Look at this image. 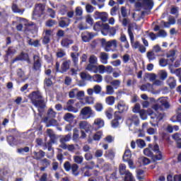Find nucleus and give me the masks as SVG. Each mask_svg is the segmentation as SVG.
<instances>
[{
	"label": "nucleus",
	"mask_w": 181,
	"mask_h": 181,
	"mask_svg": "<svg viewBox=\"0 0 181 181\" xmlns=\"http://www.w3.org/2000/svg\"><path fill=\"white\" fill-rule=\"evenodd\" d=\"M144 153L148 158H151L153 162L163 159V154L160 151L158 144H155L154 146L149 144L148 148L144 150Z\"/></svg>",
	"instance_id": "obj_1"
},
{
	"label": "nucleus",
	"mask_w": 181,
	"mask_h": 181,
	"mask_svg": "<svg viewBox=\"0 0 181 181\" xmlns=\"http://www.w3.org/2000/svg\"><path fill=\"white\" fill-rule=\"evenodd\" d=\"M101 45L103 47H104L105 52H110L111 50V47H113L114 49H117V47H118V42L117 40H111L107 42L105 39H102Z\"/></svg>",
	"instance_id": "obj_2"
},
{
	"label": "nucleus",
	"mask_w": 181,
	"mask_h": 181,
	"mask_svg": "<svg viewBox=\"0 0 181 181\" xmlns=\"http://www.w3.org/2000/svg\"><path fill=\"white\" fill-rule=\"evenodd\" d=\"M127 32L129 33V36L130 37V43L132 49L136 50V49H139V46L141 45V42L139 41L134 42V33H132V25L131 24L129 25Z\"/></svg>",
	"instance_id": "obj_3"
},
{
	"label": "nucleus",
	"mask_w": 181,
	"mask_h": 181,
	"mask_svg": "<svg viewBox=\"0 0 181 181\" xmlns=\"http://www.w3.org/2000/svg\"><path fill=\"white\" fill-rule=\"evenodd\" d=\"M33 69L35 71H40L42 69V58H40V55L35 54L33 55Z\"/></svg>",
	"instance_id": "obj_4"
},
{
	"label": "nucleus",
	"mask_w": 181,
	"mask_h": 181,
	"mask_svg": "<svg viewBox=\"0 0 181 181\" xmlns=\"http://www.w3.org/2000/svg\"><path fill=\"white\" fill-rule=\"evenodd\" d=\"M93 110L91 107H84L81 110V115L82 116L83 119H88L91 118V116L93 115Z\"/></svg>",
	"instance_id": "obj_5"
},
{
	"label": "nucleus",
	"mask_w": 181,
	"mask_h": 181,
	"mask_svg": "<svg viewBox=\"0 0 181 181\" xmlns=\"http://www.w3.org/2000/svg\"><path fill=\"white\" fill-rule=\"evenodd\" d=\"M147 115L151 117V119H157V121H162L163 119V114L159 112H155L151 108L147 110Z\"/></svg>",
	"instance_id": "obj_6"
},
{
	"label": "nucleus",
	"mask_w": 181,
	"mask_h": 181,
	"mask_svg": "<svg viewBox=\"0 0 181 181\" xmlns=\"http://www.w3.org/2000/svg\"><path fill=\"white\" fill-rule=\"evenodd\" d=\"M45 7L42 3L35 4V7L33 10V16H42L45 13Z\"/></svg>",
	"instance_id": "obj_7"
},
{
	"label": "nucleus",
	"mask_w": 181,
	"mask_h": 181,
	"mask_svg": "<svg viewBox=\"0 0 181 181\" xmlns=\"http://www.w3.org/2000/svg\"><path fill=\"white\" fill-rule=\"evenodd\" d=\"M78 127L80 129H84L87 134H88V132H93V126L86 120L79 122Z\"/></svg>",
	"instance_id": "obj_8"
},
{
	"label": "nucleus",
	"mask_w": 181,
	"mask_h": 181,
	"mask_svg": "<svg viewBox=\"0 0 181 181\" xmlns=\"http://www.w3.org/2000/svg\"><path fill=\"white\" fill-rule=\"evenodd\" d=\"M136 8H144V6H147L148 9H152L153 8V1L152 0H143L141 3L137 1L135 3Z\"/></svg>",
	"instance_id": "obj_9"
},
{
	"label": "nucleus",
	"mask_w": 181,
	"mask_h": 181,
	"mask_svg": "<svg viewBox=\"0 0 181 181\" xmlns=\"http://www.w3.org/2000/svg\"><path fill=\"white\" fill-rule=\"evenodd\" d=\"M28 98L33 104L35 102L38 101V100H42V98H43V96L42 95V93H40V91L36 90L33 91L31 93H30Z\"/></svg>",
	"instance_id": "obj_10"
},
{
	"label": "nucleus",
	"mask_w": 181,
	"mask_h": 181,
	"mask_svg": "<svg viewBox=\"0 0 181 181\" xmlns=\"http://www.w3.org/2000/svg\"><path fill=\"white\" fill-rule=\"evenodd\" d=\"M95 19H100L102 22L105 23L108 21V13L107 12L95 11L93 14Z\"/></svg>",
	"instance_id": "obj_11"
},
{
	"label": "nucleus",
	"mask_w": 181,
	"mask_h": 181,
	"mask_svg": "<svg viewBox=\"0 0 181 181\" xmlns=\"http://www.w3.org/2000/svg\"><path fill=\"white\" fill-rule=\"evenodd\" d=\"M121 15L122 18H124L122 21V25L123 26H127L128 23H129V18H127L128 17V13L127 11V7L125 6H122L121 7Z\"/></svg>",
	"instance_id": "obj_12"
},
{
	"label": "nucleus",
	"mask_w": 181,
	"mask_h": 181,
	"mask_svg": "<svg viewBox=\"0 0 181 181\" xmlns=\"http://www.w3.org/2000/svg\"><path fill=\"white\" fill-rule=\"evenodd\" d=\"M115 108H117L119 112H122V114H124L128 111V105L124 102L123 100H119L115 106Z\"/></svg>",
	"instance_id": "obj_13"
},
{
	"label": "nucleus",
	"mask_w": 181,
	"mask_h": 181,
	"mask_svg": "<svg viewBox=\"0 0 181 181\" xmlns=\"http://www.w3.org/2000/svg\"><path fill=\"white\" fill-rule=\"evenodd\" d=\"M26 60H29V54L26 52H21L19 55L13 59V63H15V62H23Z\"/></svg>",
	"instance_id": "obj_14"
},
{
	"label": "nucleus",
	"mask_w": 181,
	"mask_h": 181,
	"mask_svg": "<svg viewBox=\"0 0 181 181\" xmlns=\"http://www.w3.org/2000/svg\"><path fill=\"white\" fill-rule=\"evenodd\" d=\"M158 103L163 109L165 108V110H169V108H170V104H169L166 98L163 97L158 98Z\"/></svg>",
	"instance_id": "obj_15"
},
{
	"label": "nucleus",
	"mask_w": 181,
	"mask_h": 181,
	"mask_svg": "<svg viewBox=\"0 0 181 181\" xmlns=\"http://www.w3.org/2000/svg\"><path fill=\"white\" fill-rule=\"evenodd\" d=\"M100 28H103V29H105V30H109L110 25H108L107 23H103V22L101 21H98L94 25L93 29L97 32L100 30Z\"/></svg>",
	"instance_id": "obj_16"
},
{
	"label": "nucleus",
	"mask_w": 181,
	"mask_h": 181,
	"mask_svg": "<svg viewBox=\"0 0 181 181\" xmlns=\"http://www.w3.org/2000/svg\"><path fill=\"white\" fill-rule=\"evenodd\" d=\"M33 158L35 160H42V159L46 156V152L43 151V150H39V151H33Z\"/></svg>",
	"instance_id": "obj_17"
},
{
	"label": "nucleus",
	"mask_w": 181,
	"mask_h": 181,
	"mask_svg": "<svg viewBox=\"0 0 181 181\" xmlns=\"http://www.w3.org/2000/svg\"><path fill=\"white\" fill-rule=\"evenodd\" d=\"M40 163L42 166L40 168V170L41 172H45V170H46V169H47V168L50 166V163H52V161H50V160L47 158H42V160H40Z\"/></svg>",
	"instance_id": "obj_18"
},
{
	"label": "nucleus",
	"mask_w": 181,
	"mask_h": 181,
	"mask_svg": "<svg viewBox=\"0 0 181 181\" xmlns=\"http://www.w3.org/2000/svg\"><path fill=\"white\" fill-rule=\"evenodd\" d=\"M92 127L93 131H98V129L104 127V120L101 119H95Z\"/></svg>",
	"instance_id": "obj_19"
},
{
	"label": "nucleus",
	"mask_w": 181,
	"mask_h": 181,
	"mask_svg": "<svg viewBox=\"0 0 181 181\" xmlns=\"http://www.w3.org/2000/svg\"><path fill=\"white\" fill-rule=\"evenodd\" d=\"M61 20L59 21V28H68V26H70V23H71V20L67 17H63Z\"/></svg>",
	"instance_id": "obj_20"
},
{
	"label": "nucleus",
	"mask_w": 181,
	"mask_h": 181,
	"mask_svg": "<svg viewBox=\"0 0 181 181\" xmlns=\"http://www.w3.org/2000/svg\"><path fill=\"white\" fill-rule=\"evenodd\" d=\"M81 36H82L83 42H85L86 43L87 42H90V40H93V39H94V35H93V33H88L87 31L82 33Z\"/></svg>",
	"instance_id": "obj_21"
},
{
	"label": "nucleus",
	"mask_w": 181,
	"mask_h": 181,
	"mask_svg": "<svg viewBox=\"0 0 181 181\" xmlns=\"http://www.w3.org/2000/svg\"><path fill=\"white\" fill-rule=\"evenodd\" d=\"M71 64V61L70 60H66L64 61L61 65V70L60 73H66L67 70L70 69V65Z\"/></svg>",
	"instance_id": "obj_22"
},
{
	"label": "nucleus",
	"mask_w": 181,
	"mask_h": 181,
	"mask_svg": "<svg viewBox=\"0 0 181 181\" xmlns=\"http://www.w3.org/2000/svg\"><path fill=\"white\" fill-rule=\"evenodd\" d=\"M73 43H74V40L67 37H64L61 41V46L69 49L70 45H73Z\"/></svg>",
	"instance_id": "obj_23"
},
{
	"label": "nucleus",
	"mask_w": 181,
	"mask_h": 181,
	"mask_svg": "<svg viewBox=\"0 0 181 181\" xmlns=\"http://www.w3.org/2000/svg\"><path fill=\"white\" fill-rule=\"evenodd\" d=\"M33 104L37 108H40V110H45V108H46V103H45V99L43 98L34 102Z\"/></svg>",
	"instance_id": "obj_24"
},
{
	"label": "nucleus",
	"mask_w": 181,
	"mask_h": 181,
	"mask_svg": "<svg viewBox=\"0 0 181 181\" xmlns=\"http://www.w3.org/2000/svg\"><path fill=\"white\" fill-rule=\"evenodd\" d=\"M16 53V49L13 47H8L7 50L6 51V57H12Z\"/></svg>",
	"instance_id": "obj_25"
},
{
	"label": "nucleus",
	"mask_w": 181,
	"mask_h": 181,
	"mask_svg": "<svg viewBox=\"0 0 181 181\" xmlns=\"http://www.w3.org/2000/svg\"><path fill=\"white\" fill-rule=\"evenodd\" d=\"M47 134H48V136L49 137V141L52 142V144H56L57 137H56V134H54L53 132H52V129H48Z\"/></svg>",
	"instance_id": "obj_26"
},
{
	"label": "nucleus",
	"mask_w": 181,
	"mask_h": 181,
	"mask_svg": "<svg viewBox=\"0 0 181 181\" xmlns=\"http://www.w3.org/2000/svg\"><path fill=\"white\" fill-rule=\"evenodd\" d=\"M86 70L91 71V73H98V66L94 65V64H88L86 66Z\"/></svg>",
	"instance_id": "obj_27"
},
{
	"label": "nucleus",
	"mask_w": 181,
	"mask_h": 181,
	"mask_svg": "<svg viewBox=\"0 0 181 181\" xmlns=\"http://www.w3.org/2000/svg\"><path fill=\"white\" fill-rule=\"evenodd\" d=\"M167 83L168 84L170 88L173 89L175 87H176V79H175L174 77L170 76L168 78Z\"/></svg>",
	"instance_id": "obj_28"
},
{
	"label": "nucleus",
	"mask_w": 181,
	"mask_h": 181,
	"mask_svg": "<svg viewBox=\"0 0 181 181\" xmlns=\"http://www.w3.org/2000/svg\"><path fill=\"white\" fill-rule=\"evenodd\" d=\"M175 56H176V50H175V49L170 50L168 52V53L167 54L168 59H169V60H170V62H172V63H173V62H175Z\"/></svg>",
	"instance_id": "obj_29"
},
{
	"label": "nucleus",
	"mask_w": 181,
	"mask_h": 181,
	"mask_svg": "<svg viewBox=\"0 0 181 181\" xmlns=\"http://www.w3.org/2000/svg\"><path fill=\"white\" fill-rule=\"evenodd\" d=\"M119 40L124 43L125 49H129V42H128V40H127V35L124 34H121Z\"/></svg>",
	"instance_id": "obj_30"
},
{
	"label": "nucleus",
	"mask_w": 181,
	"mask_h": 181,
	"mask_svg": "<svg viewBox=\"0 0 181 181\" xmlns=\"http://www.w3.org/2000/svg\"><path fill=\"white\" fill-rule=\"evenodd\" d=\"M100 62L103 63V64H107V63H108V54L105 52H101Z\"/></svg>",
	"instance_id": "obj_31"
},
{
	"label": "nucleus",
	"mask_w": 181,
	"mask_h": 181,
	"mask_svg": "<svg viewBox=\"0 0 181 181\" xmlns=\"http://www.w3.org/2000/svg\"><path fill=\"white\" fill-rule=\"evenodd\" d=\"M28 43L30 46H34V47H40L42 46L40 44V40H35L34 41H32V39H30Z\"/></svg>",
	"instance_id": "obj_32"
},
{
	"label": "nucleus",
	"mask_w": 181,
	"mask_h": 181,
	"mask_svg": "<svg viewBox=\"0 0 181 181\" xmlns=\"http://www.w3.org/2000/svg\"><path fill=\"white\" fill-rule=\"evenodd\" d=\"M79 55H80V54H78V53H76V54L74 52L71 53V57L72 62L75 66H77V64H78V56Z\"/></svg>",
	"instance_id": "obj_33"
},
{
	"label": "nucleus",
	"mask_w": 181,
	"mask_h": 181,
	"mask_svg": "<svg viewBox=\"0 0 181 181\" xmlns=\"http://www.w3.org/2000/svg\"><path fill=\"white\" fill-rule=\"evenodd\" d=\"M119 173L122 175H125V176H127V173H131V172L127 170V165H125V164H122L119 165Z\"/></svg>",
	"instance_id": "obj_34"
},
{
	"label": "nucleus",
	"mask_w": 181,
	"mask_h": 181,
	"mask_svg": "<svg viewBox=\"0 0 181 181\" xmlns=\"http://www.w3.org/2000/svg\"><path fill=\"white\" fill-rule=\"evenodd\" d=\"M71 170L74 176H78V165H77L76 163L72 164L71 167Z\"/></svg>",
	"instance_id": "obj_35"
},
{
	"label": "nucleus",
	"mask_w": 181,
	"mask_h": 181,
	"mask_svg": "<svg viewBox=\"0 0 181 181\" xmlns=\"http://www.w3.org/2000/svg\"><path fill=\"white\" fill-rule=\"evenodd\" d=\"M132 156V153L130 150H126L123 155V161L125 162L127 160H129L131 157Z\"/></svg>",
	"instance_id": "obj_36"
},
{
	"label": "nucleus",
	"mask_w": 181,
	"mask_h": 181,
	"mask_svg": "<svg viewBox=\"0 0 181 181\" xmlns=\"http://www.w3.org/2000/svg\"><path fill=\"white\" fill-rule=\"evenodd\" d=\"M128 119L134 124V125H139V119L136 115H132L131 117H129Z\"/></svg>",
	"instance_id": "obj_37"
},
{
	"label": "nucleus",
	"mask_w": 181,
	"mask_h": 181,
	"mask_svg": "<svg viewBox=\"0 0 181 181\" xmlns=\"http://www.w3.org/2000/svg\"><path fill=\"white\" fill-rule=\"evenodd\" d=\"M90 80H93L95 83H101V81H103V76L100 74H95L91 76Z\"/></svg>",
	"instance_id": "obj_38"
},
{
	"label": "nucleus",
	"mask_w": 181,
	"mask_h": 181,
	"mask_svg": "<svg viewBox=\"0 0 181 181\" xmlns=\"http://www.w3.org/2000/svg\"><path fill=\"white\" fill-rule=\"evenodd\" d=\"M70 139H71V133L68 134L61 138L59 142H61V144H66V142H69Z\"/></svg>",
	"instance_id": "obj_39"
},
{
	"label": "nucleus",
	"mask_w": 181,
	"mask_h": 181,
	"mask_svg": "<svg viewBox=\"0 0 181 181\" xmlns=\"http://www.w3.org/2000/svg\"><path fill=\"white\" fill-rule=\"evenodd\" d=\"M65 111H69V112H78V109L74 107V106L71 105H68L66 108H64Z\"/></svg>",
	"instance_id": "obj_40"
},
{
	"label": "nucleus",
	"mask_w": 181,
	"mask_h": 181,
	"mask_svg": "<svg viewBox=\"0 0 181 181\" xmlns=\"http://www.w3.org/2000/svg\"><path fill=\"white\" fill-rule=\"evenodd\" d=\"M105 103L107 105L115 104V98L114 96H108L105 98Z\"/></svg>",
	"instance_id": "obj_41"
},
{
	"label": "nucleus",
	"mask_w": 181,
	"mask_h": 181,
	"mask_svg": "<svg viewBox=\"0 0 181 181\" xmlns=\"http://www.w3.org/2000/svg\"><path fill=\"white\" fill-rule=\"evenodd\" d=\"M110 85L113 88L117 90L121 86V81L119 79H116L110 82Z\"/></svg>",
	"instance_id": "obj_42"
},
{
	"label": "nucleus",
	"mask_w": 181,
	"mask_h": 181,
	"mask_svg": "<svg viewBox=\"0 0 181 181\" xmlns=\"http://www.w3.org/2000/svg\"><path fill=\"white\" fill-rule=\"evenodd\" d=\"M56 112L53 109L49 108L47 112V117L50 119L56 118Z\"/></svg>",
	"instance_id": "obj_43"
},
{
	"label": "nucleus",
	"mask_w": 181,
	"mask_h": 181,
	"mask_svg": "<svg viewBox=\"0 0 181 181\" xmlns=\"http://www.w3.org/2000/svg\"><path fill=\"white\" fill-rule=\"evenodd\" d=\"M151 88H152V85H151L149 83H147L146 84L141 85L140 90L141 91H149Z\"/></svg>",
	"instance_id": "obj_44"
},
{
	"label": "nucleus",
	"mask_w": 181,
	"mask_h": 181,
	"mask_svg": "<svg viewBox=\"0 0 181 181\" xmlns=\"http://www.w3.org/2000/svg\"><path fill=\"white\" fill-rule=\"evenodd\" d=\"M146 56L149 62H152V60H155V59H156L155 52L153 51L148 52Z\"/></svg>",
	"instance_id": "obj_45"
},
{
	"label": "nucleus",
	"mask_w": 181,
	"mask_h": 181,
	"mask_svg": "<svg viewBox=\"0 0 181 181\" xmlns=\"http://www.w3.org/2000/svg\"><path fill=\"white\" fill-rule=\"evenodd\" d=\"M105 156L106 158H110V159H114V158L115 157V153L112 150H109L105 152Z\"/></svg>",
	"instance_id": "obj_46"
},
{
	"label": "nucleus",
	"mask_w": 181,
	"mask_h": 181,
	"mask_svg": "<svg viewBox=\"0 0 181 181\" xmlns=\"http://www.w3.org/2000/svg\"><path fill=\"white\" fill-rule=\"evenodd\" d=\"M79 133H80V132L78 130L77 128L74 129L73 136H72L74 141H77V139H78V138H80Z\"/></svg>",
	"instance_id": "obj_47"
},
{
	"label": "nucleus",
	"mask_w": 181,
	"mask_h": 181,
	"mask_svg": "<svg viewBox=\"0 0 181 181\" xmlns=\"http://www.w3.org/2000/svg\"><path fill=\"white\" fill-rule=\"evenodd\" d=\"M112 112H114V109L112 107L108 108V110L105 111V115L108 119H112Z\"/></svg>",
	"instance_id": "obj_48"
},
{
	"label": "nucleus",
	"mask_w": 181,
	"mask_h": 181,
	"mask_svg": "<svg viewBox=\"0 0 181 181\" xmlns=\"http://www.w3.org/2000/svg\"><path fill=\"white\" fill-rule=\"evenodd\" d=\"M7 142L11 145V146H13L15 145L16 140L15 139V136H8L7 137Z\"/></svg>",
	"instance_id": "obj_49"
},
{
	"label": "nucleus",
	"mask_w": 181,
	"mask_h": 181,
	"mask_svg": "<svg viewBox=\"0 0 181 181\" xmlns=\"http://www.w3.org/2000/svg\"><path fill=\"white\" fill-rule=\"evenodd\" d=\"M101 136H103V132H97L93 136V141H100L101 139Z\"/></svg>",
	"instance_id": "obj_50"
},
{
	"label": "nucleus",
	"mask_w": 181,
	"mask_h": 181,
	"mask_svg": "<svg viewBox=\"0 0 181 181\" xmlns=\"http://www.w3.org/2000/svg\"><path fill=\"white\" fill-rule=\"evenodd\" d=\"M64 119L65 121L70 122L72 119H74V115L71 113H66L64 115Z\"/></svg>",
	"instance_id": "obj_51"
},
{
	"label": "nucleus",
	"mask_w": 181,
	"mask_h": 181,
	"mask_svg": "<svg viewBox=\"0 0 181 181\" xmlns=\"http://www.w3.org/2000/svg\"><path fill=\"white\" fill-rule=\"evenodd\" d=\"M11 9L15 13H22V10L19 9L16 4H13Z\"/></svg>",
	"instance_id": "obj_52"
},
{
	"label": "nucleus",
	"mask_w": 181,
	"mask_h": 181,
	"mask_svg": "<svg viewBox=\"0 0 181 181\" xmlns=\"http://www.w3.org/2000/svg\"><path fill=\"white\" fill-rule=\"evenodd\" d=\"M124 181H135V179L134 178L132 173H126V175L124 176Z\"/></svg>",
	"instance_id": "obj_53"
},
{
	"label": "nucleus",
	"mask_w": 181,
	"mask_h": 181,
	"mask_svg": "<svg viewBox=\"0 0 181 181\" xmlns=\"http://www.w3.org/2000/svg\"><path fill=\"white\" fill-rule=\"evenodd\" d=\"M74 160L75 163H83V158L81 156H74Z\"/></svg>",
	"instance_id": "obj_54"
},
{
	"label": "nucleus",
	"mask_w": 181,
	"mask_h": 181,
	"mask_svg": "<svg viewBox=\"0 0 181 181\" xmlns=\"http://www.w3.org/2000/svg\"><path fill=\"white\" fill-rule=\"evenodd\" d=\"M71 163H70V161H66L64 163V168L65 169L66 172H70L71 170Z\"/></svg>",
	"instance_id": "obj_55"
},
{
	"label": "nucleus",
	"mask_w": 181,
	"mask_h": 181,
	"mask_svg": "<svg viewBox=\"0 0 181 181\" xmlns=\"http://www.w3.org/2000/svg\"><path fill=\"white\" fill-rule=\"evenodd\" d=\"M80 76L82 80H91V75L87 74L86 72H81Z\"/></svg>",
	"instance_id": "obj_56"
},
{
	"label": "nucleus",
	"mask_w": 181,
	"mask_h": 181,
	"mask_svg": "<svg viewBox=\"0 0 181 181\" xmlns=\"http://www.w3.org/2000/svg\"><path fill=\"white\" fill-rule=\"evenodd\" d=\"M106 94H107V95H112V94H114V88L112 86H106Z\"/></svg>",
	"instance_id": "obj_57"
},
{
	"label": "nucleus",
	"mask_w": 181,
	"mask_h": 181,
	"mask_svg": "<svg viewBox=\"0 0 181 181\" xmlns=\"http://www.w3.org/2000/svg\"><path fill=\"white\" fill-rule=\"evenodd\" d=\"M98 58L95 55H90L89 57V64H96Z\"/></svg>",
	"instance_id": "obj_58"
},
{
	"label": "nucleus",
	"mask_w": 181,
	"mask_h": 181,
	"mask_svg": "<svg viewBox=\"0 0 181 181\" xmlns=\"http://www.w3.org/2000/svg\"><path fill=\"white\" fill-rule=\"evenodd\" d=\"M86 12L88 13H93V12H94V9H95V8H94V6H93L91 4H86Z\"/></svg>",
	"instance_id": "obj_59"
},
{
	"label": "nucleus",
	"mask_w": 181,
	"mask_h": 181,
	"mask_svg": "<svg viewBox=\"0 0 181 181\" xmlns=\"http://www.w3.org/2000/svg\"><path fill=\"white\" fill-rule=\"evenodd\" d=\"M44 84L46 87H52L53 86V81H52L50 78H46L44 81Z\"/></svg>",
	"instance_id": "obj_60"
},
{
	"label": "nucleus",
	"mask_w": 181,
	"mask_h": 181,
	"mask_svg": "<svg viewBox=\"0 0 181 181\" xmlns=\"http://www.w3.org/2000/svg\"><path fill=\"white\" fill-rule=\"evenodd\" d=\"M59 13L64 16L67 13V6L62 5L59 9Z\"/></svg>",
	"instance_id": "obj_61"
},
{
	"label": "nucleus",
	"mask_w": 181,
	"mask_h": 181,
	"mask_svg": "<svg viewBox=\"0 0 181 181\" xmlns=\"http://www.w3.org/2000/svg\"><path fill=\"white\" fill-rule=\"evenodd\" d=\"M140 112H141V105H139V103H136L133 108V112H134V114H139Z\"/></svg>",
	"instance_id": "obj_62"
},
{
	"label": "nucleus",
	"mask_w": 181,
	"mask_h": 181,
	"mask_svg": "<svg viewBox=\"0 0 181 181\" xmlns=\"http://www.w3.org/2000/svg\"><path fill=\"white\" fill-rule=\"evenodd\" d=\"M57 125V120L54 119V118L51 119L48 121V124H47V127H54Z\"/></svg>",
	"instance_id": "obj_63"
},
{
	"label": "nucleus",
	"mask_w": 181,
	"mask_h": 181,
	"mask_svg": "<svg viewBox=\"0 0 181 181\" xmlns=\"http://www.w3.org/2000/svg\"><path fill=\"white\" fill-rule=\"evenodd\" d=\"M154 53H160L162 52V48L159 45L153 46V51Z\"/></svg>",
	"instance_id": "obj_64"
}]
</instances>
